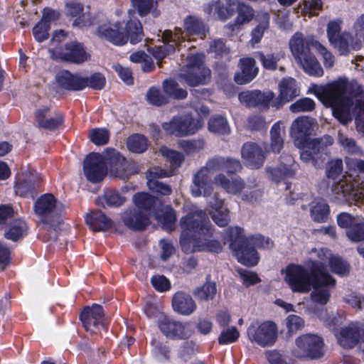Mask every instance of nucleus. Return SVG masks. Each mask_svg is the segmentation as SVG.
Segmentation results:
<instances>
[{
  "label": "nucleus",
  "mask_w": 364,
  "mask_h": 364,
  "mask_svg": "<svg viewBox=\"0 0 364 364\" xmlns=\"http://www.w3.org/2000/svg\"><path fill=\"white\" fill-rule=\"evenodd\" d=\"M180 245L185 253L208 252L218 254L223 246L213 237L215 228L202 214H188L180 220Z\"/></svg>",
  "instance_id": "f257e3e1"
},
{
  "label": "nucleus",
  "mask_w": 364,
  "mask_h": 364,
  "mask_svg": "<svg viewBox=\"0 0 364 364\" xmlns=\"http://www.w3.org/2000/svg\"><path fill=\"white\" fill-rule=\"evenodd\" d=\"M313 119L306 116L294 119L290 128V135L296 146L302 149L300 159L314 167L321 166L328 155V147L333 144V139L329 135L311 139L314 132Z\"/></svg>",
  "instance_id": "f03ea898"
},
{
  "label": "nucleus",
  "mask_w": 364,
  "mask_h": 364,
  "mask_svg": "<svg viewBox=\"0 0 364 364\" xmlns=\"http://www.w3.org/2000/svg\"><path fill=\"white\" fill-rule=\"evenodd\" d=\"M224 240L230 242V248L234 252L238 262L248 267H255L259 262V255L256 248L271 250L274 245L269 237L262 235L246 237L243 228L239 226L228 228L225 230Z\"/></svg>",
  "instance_id": "7ed1b4c3"
},
{
  "label": "nucleus",
  "mask_w": 364,
  "mask_h": 364,
  "mask_svg": "<svg viewBox=\"0 0 364 364\" xmlns=\"http://www.w3.org/2000/svg\"><path fill=\"white\" fill-rule=\"evenodd\" d=\"M307 268L301 264H290L287 267L285 281L293 292L309 293L311 289H316L326 279L324 275L326 264L318 260L310 259L307 262Z\"/></svg>",
  "instance_id": "20e7f679"
},
{
  "label": "nucleus",
  "mask_w": 364,
  "mask_h": 364,
  "mask_svg": "<svg viewBox=\"0 0 364 364\" xmlns=\"http://www.w3.org/2000/svg\"><path fill=\"white\" fill-rule=\"evenodd\" d=\"M320 42L314 36H304L301 32L295 33L289 42L295 60L301 65L306 73L315 77L323 75V68L314 54Z\"/></svg>",
  "instance_id": "39448f33"
},
{
  "label": "nucleus",
  "mask_w": 364,
  "mask_h": 364,
  "mask_svg": "<svg viewBox=\"0 0 364 364\" xmlns=\"http://www.w3.org/2000/svg\"><path fill=\"white\" fill-rule=\"evenodd\" d=\"M97 33L99 37L117 46H124L128 42L136 45L144 38L143 26L136 17H130L124 26L119 21L113 24L99 25Z\"/></svg>",
  "instance_id": "423d86ee"
},
{
  "label": "nucleus",
  "mask_w": 364,
  "mask_h": 364,
  "mask_svg": "<svg viewBox=\"0 0 364 364\" xmlns=\"http://www.w3.org/2000/svg\"><path fill=\"white\" fill-rule=\"evenodd\" d=\"M225 168V158L216 156L208 161L206 166L201 168L193 176L191 186V194L199 197L202 194L209 196L212 193L213 186L209 176L210 171H220Z\"/></svg>",
  "instance_id": "0eeeda50"
},
{
  "label": "nucleus",
  "mask_w": 364,
  "mask_h": 364,
  "mask_svg": "<svg viewBox=\"0 0 364 364\" xmlns=\"http://www.w3.org/2000/svg\"><path fill=\"white\" fill-rule=\"evenodd\" d=\"M200 117H194L192 113L173 116L169 122H164L161 127L166 134L184 137L196 134L203 126Z\"/></svg>",
  "instance_id": "6e6552de"
},
{
  "label": "nucleus",
  "mask_w": 364,
  "mask_h": 364,
  "mask_svg": "<svg viewBox=\"0 0 364 364\" xmlns=\"http://www.w3.org/2000/svg\"><path fill=\"white\" fill-rule=\"evenodd\" d=\"M187 70L183 77L191 87L205 85L211 76L210 70L205 64V55L203 53L191 54L187 56Z\"/></svg>",
  "instance_id": "1a4fd4ad"
},
{
  "label": "nucleus",
  "mask_w": 364,
  "mask_h": 364,
  "mask_svg": "<svg viewBox=\"0 0 364 364\" xmlns=\"http://www.w3.org/2000/svg\"><path fill=\"white\" fill-rule=\"evenodd\" d=\"M104 154L106 164L114 176L124 180L138 173L135 164L128 161L117 149L107 147Z\"/></svg>",
  "instance_id": "9d476101"
},
{
  "label": "nucleus",
  "mask_w": 364,
  "mask_h": 364,
  "mask_svg": "<svg viewBox=\"0 0 364 364\" xmlns=\"http://www.w3.org/2000/svg\"><path fill=\"white\" fill-rule=\"evenodd\" d=\"M157 326L164 336L171 340H186L193 334L189 322H182L164 314L158 318Z\"/></svg>",
  "instance_id": "9b49d317"
},
{
  "label": "nucleus",
  "mask_w": 364,
  "mask_h": 364,
  "mask_svg": "<svg viewBox=\"0 0 364 364\" xmlns=\"http://www.w3.org/2000/svg\"><path fill=\"white\" fill-rule=\"evenodd\" d=\"M248 338L262 347L271 346L277 338V326L271 321L258 324L252 323L247 329Z\"/></svg>",
  "instance_id": "f8f14e48"
},
{
  "label": "nucleus",
  "mask_w": 364,
  "mask_h": 364,
  "mask_svg": "<svg viewBox=\"0 0 364 364\" xmlns=\"http://www.w3.org/2000/svg\"><path fill=\"white\" fill-rule=\"evenodd\" d=\"M164 40L162 45L154 46L148 49V51L157 60L159 67H161L162 60L168 55L175 53L176 46L184 41L183 31L181 28L176 29L173 33L171 31H165L163 35Z\"/></svg>",
  "instance_id": "ddd939ff"
},
{
  "label": "nucleus",
  "mask_w": 364,
  "mask_h": 364,
  "mask_svg": "<svg viewBox=\"0 0 364 364\" xmlns=\"http://www.w3.org/2000/svg\"><path fill=\"white\" fill-rule=\"evenodd\" d=\"M355 97L359 92H355L354 85L349 84L346 78L339 79L321 87L318 95L326 102L348 100L346 95Z\"/></svg>",
  "instance_id": "4468645a"
},
{
  "label": "nucleus",
  "mask_w": 364,
  "mask_h": 364,
  "mask_svg": "<svg viewBox=\"0 0 364 364\" xmlns=\"http://www.w3.org/2000/svg\"><path fill=\"white\" fill-rule=\"evenodd\" d=\"M79 318L86 331L95 333L100 327L105 331L108 330L109 323L105 318L104 309L100 304L85 306L80 313Z\"/></svg>",
  "instance_id": "2eb2a0df"
},
{
  "label": "nucleus",
  "mask_w": 364,
  "mask_h": 364,
  "mask_svg": "<svg viewBox=\"0 0 364 364\" xmlns=\"http://www.w3.org/2000/svg\"><path fill=\"white\" fill-rule=\"evenodd\" d=\"M83 172L87 181L92 183L103 181L107 173L105 156L97 152L87 154L83 162Z\"/></svg>",
  "instance_id": "dca6fc26"
},
{
  "label": "nucleus",
  "mask_w": 364,
  "mask_h": 364,
  "mask_svg": "<svg viewBox=\"0 0 364 364\" xmlns=\"http://www.w3.org/2000/svg\"><path fill=\"white\" fill-rule=\"evenodd\" d=\"M296 345L301 351V354L294 353V355L297 358L318 359L323 355V341L321 337L316 335L300 336L296 340Z\"/></svg>",
  "instance_id": "f3484780"
},
{
  "label": "nucleus",
  "mask_w": 364,
  "mask_h": 364,
  "mask_svg": "<svg viewBox=\"0 0 364 364\" xmlns=\"http://www.w3.org/2000/svg\"><path fill=\"white\" fill-rule=\"evenodd\" d=\"M57 206V199L52 193H44L37 198L33 205L35 214L46 225L53 223V213Z\"/></svg>",
  "instance_id": "a211bd4d"
},
{
  "label": "nucleus",
  "mask_w": 364,
  "mask_h": 364,
  "mask_svg": "<svg viewBox=\"0 0 364 364\" xmlns=\"http://www.w3.org/2000/svg\"><path fill=\"white\" fill-rule=\"evenodd\" d=\"M274 96L275 95L272 91L262 92L259 90H253L240 92L239 94V100L242 103L245 104L247 107L268 109L270 102L272 103Z\"/></svg>",
  "instance_id": "6ab92c4d"
},
{
  "label": "nucleus",
  "mask_w": 364,
  "mask_h": 364,
  "mask_svg": "<svg viewBox=\"0 0 364 364\" xmlns=\"http://www.w3.org/2000/svg\"><path fill=\"white\" fill-rule=\"evenodd\" d=\"M172 176L171 171H168L160 167H154L147 173V186L154 193L162 196H169L172 193L171 186L160 181L159 179Z\"/></svg>",
  "instance_id": "aec40b11"
},
{
  "label": "nucleus",
  "mask_w": 364,
  "mask_h": 364,
  "mask_svg": "<svg viewBox=\"0 0 364 364\" xmlns=\"http://www.w3.org/2000/svg\"><path fill=\"white\" fill-rule=\"evenodd\" d=\"M60 58L63 61L79 65L89 60L90 55L82 43L75 41L65 44L63 50L60 53Z\"/></svg>",
  "instance_id": "412c9836"
},
{
  "label": "nucleus",
  "mask_w": 364,
  "mask_h": 364,
  "mask_svg": "<svg viewBox=\"0 0 364 364\" xmlns=\"http://www.w3.org/2000/svg\"><path fill=\"white\" fill-rule=\"evenodd\" d=\"M121 218L124 225L133 231H143L150 224L149 215L136 208L126 210Z\"/></svg>",
  "instance_id": "4be33fe9"
},
{
  "label": "nucleus",
  "mask_w": 364,
  "mask_h": 364,
  "mask_svg": "<svg viewBox=\"0 0 364 364\" xmlns=\"http://www.w3.org/2000/svg\"><path fill=\"white\" fill-rule=\"evenodd\" d=\"M279 94L278 97L274 100L273 99L272 103V106L277 109L293 100L299 95L296 81L292 77L283 78L279 84Z\"/></svg>",
  "instance_id": "5701e85b"
},
{
  "label": "nucleus",
  "mask_w": 364,
  "mask_h": 364,
  "mask_svg": "<svg viewBox=\"0 0 364 364\" xmlns=\"http://www.w3.org/2000/svg\"><path fill=\"white\" fill-rule=\"evenodd\" d=\"M241 155L247 166L255 169L262 167L266 159L265 152L262 147L252 141L246 142L242 145Z\"/></svg>",
  "instance_id": "b1692460"
},
{
  "label": "nucleus",
  "mask_w": 364,
  "mask_h": 364,
  "mask_svg": "<svg viewBox=\"0 0 364 364\" xmlns=\"http://www.w3.org/2000/svg\"><path fill=\"white\" fill-rule=\"evenodd\" d=\"M58 87L63 90L77 92L83 90L84 80L79 73H73L68 70H63L55 75Z\"/></svg>",
  "instance_id": "393cba45"
},
{
  "label": "nucleus",
  "mask_w": 364,
  "mask_h": 364,
  "mask_svg": "<svg viewBox=\"0 0 364 364\" xmlns=\"http://www.w3.org/2000/svg\"><path fill=\"white\" fill-rule=\"evenodd\" d=\"M171 305L173 310L182 316H189L197 309L192 296L183 291H178L173 295Z\"/></svg>",
  "instance_id": "a878e982"
},
{
  "label": "nucleus",
  "mask_w": 364,
  "mask_h": 364,
  "mask_svg": "<svg viewBox=\"0 0 364 364\" xmlns=\"http://www.w3.org/2000/svg\"><path fill=\"white\" fill-rule=\"evenodd\" d=\"M240 71L235 73L234 80L238 85H245L250 82L257 75L258 67L253 58L246 57L239 60Z\"/></svg>",
  "instance_id": "bb28decb"
},
{
  "label": "nucleus",
  "mask_w": 364,
  "mask_h": 364,
  "mask_svg": "<svg viewBox=\"0 0 364 364\" xmlns=\"http://www.w3.org/2000/svg\"><path fill=\"white\" fill-rule=\"evenodd\" d=\"M50 107L44 106L37 109L34 113L35 120L37 127L40 129L55 131L60 127L64 123V115L61 113L58 114L55 117L46 118Z\"/></svg>",
  "instance_id": "cd10ccee"
},
{
  "label": "nucleus",
  "mask_w": 364,
  "mask_h": 364,
  "mask_svg": "<svg viewBox=\"0 0 364 364\" xmlns=\"http://www.w3.org/2000/svg\"><path fill=\"white\" fill-rule=\"evenodd\" d=\"M85 223L94 232H104L112 226V220L102 210H94L87 213L85 216Z\"/></svg>",
  "instance_id": "c85d7f7f"
},
{
  "label": "nucleus",
  "mask_w": 364,
  "mask_h": 364,
  "mask_svg": "<svg viewBox=\"0 0 364 364\" xmlns=\"http://www.w3.org/2000/svg\"><path fill=\"white\" fill-rule=\"evenodd\" d=\"M360 328L353 324L342 328L336 335L339 345L349 349L355 347L359 343Z\"/></svg>",
  "instance_id": "c756f323"
},
{
  "label": "nucleus",
  "mask_w": 364,
  "mask_h": 364,
  "mask_svg": "<svg viewBox=\"0 0 364 364\" xmlns=\"http://www.w3.org/2000/svg\"><path fill=\"white\" fill-rule=\"evenodd\" d=\"M324 275H327L331 279H326V282L322 283L316 289H313L314 291L311 294V299L321 305L326 304L331 298V289L334 288L336 284V281L326 269Z\"/></svg>",
  "instance_id": "7c9ffc66"
},
{
  "label": "nucleus",
  "mask_w": 364,
  "mask_h": 364,
  "mask_svg": "<svg viewBox=\"0 0 364 364\" xmlns=\"http://www.w3.org/2000/svg\"><path fill=\"white\" fill-rule=\"evenodd\" d=\"M183 28L188 36H197L201 39L209 32L208 26L204 21L195 16H187L183 21Z\"/></svg>",
  "instance_id": "2f4dec72"
},
{
  "label": "nucleus",
  "mask_w": 364,
  "mask_h": 364,
  "mask_svg": "<svg viewBox=\"0 0 364 364\" xmlns=\"http://www.w3.org/2000/svg\"><path fill=\"white\" fill-rule=\"evenodd\" d=\"M285 160L287 164L281 162L277 167L272 168L270 170L273 180L277 182H279L286 178H292L295 175L298 164L295 163L293 157L290 155L286 156Z\"/></svg>",
  "instance_id": "473e14b6"
},
{
  "label": "nucleus",
  "mask_w": 364,
  "mask_h": 364,
  "mask_svg": "<svg viewBox=\"0 0 364 364\" xmlns=\"http://www.w3.org/2000/svg\"><path fill=\"white\" fill-rule=\"evenodd\" d=\"M215 182L227 193L231 194L240 193L245 186L244 181L240 176H236L232 180H230L223 173H220L215 177Z\"/></svg>",
  "instance_id": "72a5a7b5"
},
{
  "label": "nucleus",
  "mask_w": 364,
  "mask_h": 364,
  "mask_svg": "<svg viewBox=\"0 0 364 364\" xmlns=\"http://www.w3.org/2000/svg\"><path fill=\"white\" fill-rule=\"evenodd\" d=\"M14 188L16 194L22 198L34 199L39 192L38 186L31 178H19Z\"/></svg>",
  "instance_id": "f704fd0d"
},
{
  "label": "nucleus",
  "mask_w": 364,
  "mask_h": 364,
  "mask_svg": "<svg viewBox=\"0 0 364 364\" xmlns=\"http://www.w3.org/2000/svg\"><path fill=\"white\" fill-rule=\"evenodd\" d=\"M28 226L22 219H15L9 224L8 230L4 233V237L13 242H18L27 235Z\"/></svg>",
  "instance_id": "c9c22d12"
},
{
  "label": "nucleus",
  "mask_w": 364,
  "mask_h": 364,
  "mask_svg": "<svg viewBox=\"0 0 364 364\" xmlns=\"http://www.w3.org/2000/svg\"><path fill=\"white\" fill-rule=\"evenodd\" d=\"M213 10H214V13L219 20L225 21L235 14V2L229 1L227 5H224L220 1H218L210 4L205 11L210 14Z\"/></svg>",
  "instance_id": "e433bc0d"
},
{
  "label": "nucleus",
  "mask_w": 364,
  "mask_h": 364,
  "mask_svg": "<svg viewBox=\"0 0 364 364\" xmlns=\"http://www.w3.org/2000/svg\"><path fill=\"white\" fill-rule=\"evenodd\" d=\"M65 11L68 16L75 18L73 23L74 26L83 27L87 25L82 4L74 0L68 1L65 3Z\"/></svg>",
  "instance_id": "4c0bfd02"
},
{
  "label": "nucleus",
  "mask_w": 364,
  "mask_h": 364,
  "mask_svg": "<svg viewBox=\"0 0 364 364\" xmlns=\"http://www.w3.org/2000/svg\"><path fill=\"white\" fill-rule=\"evenodd\" d=\"M327 103L332 107L333 114L340 123L347 124L351 120L349 100Z\"/></svg>",
  "instance_id": "58836bf2"
},
{
  "label": "nucleus",
  "mask_w": 364,
  "mask_h": 364,
  "mask_svg": "<svg viewBox=\"0 0 364 364\" xmlns=\"http://www.w3.org/2000/svg\"><path fill=\"white\" fill-rule=\"evenodd\" d=\"M162 88L168 98L184 100L188 96L187 90L180 87L178 83L172 78L164 80L162 83Z\"/></svg>",
  "instance_id": "ea45409f"
},
{
  "label": "nucleus",
  "mask_w": 364,
  "mask_h": 364,
  "mask_svg": "<svg viewBox=\"0 0 364 364\" xmlns=\"http://www.w3.org/2000/svg\"><path fill=\"white\" fill-rule=\"evenodd\" d=\"M284 53L282 51L264 54L262 51L255 53V56L259 59L262 67L266 70H276L278 67V62L284 58Z\"/></svg>",
  "instance_id": "a19ab883"
},
{
  "label": "nucleus",
  "mask_w": 364,
  "mask_h": 364,
  "mask_svg": "<svg viewBox=\"0 0 364 364\" xmlns=\"http://www.w3.org/2000/svg\"><path fill=\"white\" fill-rule=\"evenodd\" d=\"M225 40L223 38H216L211 41L209 43V48L207 50L208 53L213 54V57L215 59L220 60L225 58L228 61L230 60V50L225 44Z\"/></svg>",
  "instance_id": "79ce46f5"
},
{
  "label": "nucleus",
  "mask_w": 364,
  "mask_h": 364,
  "mask_svg": "<svg viewBox=\"0 0 364 364\" xmlns=\"http://www.w3.org/2000/svg\"><path fill=\"white\" fill-rule=\"evenodd\" d=\"M147 138L141 134H134L128 137L127 147L129 151L134 154L145 152L149 146Z\"/></svg>",
  "instance_id": "37998d69"
},
{
  "label": "nucleus",
  "mask_w": 364,
  "mask_h": 364,
  "mask_svg": "<svg viewBox=\"0 0 364 364\" xmlns=\"http://www.w3.org/2000/svg\"><path fill=\"white\" fill-rule=\"evenodd\" d=\"M210 276L206 277V282L200 287L196 288L193 294L200 301L212 300L217 293V287L215 282L209 280Z\"/></svg>",
  "instance_id": "c03bdc74"
},
{
  "label": "nucleus",
  "mask_w": 364,
  "mask_h": 364,
  "mask_svg": "<svg viewBox=\"0 0 364 364\" xmlns=\"http://www.w3.org/2000/svg\"><path fill=\"white\" fill-rule=\"evenodd\" d=\"M333 191L336 194L341 195L345 198L355 197L358 192L355 183L348 180L344 176L343 178L336 183L333 187Z\"/></svg>",
  "instance_id": "a18cd8bd"
},
{
  "label": "nucleus",
  "mask_w": 364,
  "mask_h": 364,
  "mask_svg": "<svg viewBox=\"0 0 364 364\" xmlns=\"http://www.w3.org/2000/svg\"><path fill=\"white\" fill-rule=\"evenodd\" d=\"M133 202L136 208L142 211H151L156 205V199L148 193L138 192L134 195Z\"/></svg>",
  "instance_id": "49530a36"
},
{
  "label": "nucleus",
  "mask_w": 364,
  "mask_h": 364,
  "mask_svg": "<svg viewBox=\"0 0 364 364\" xmlns=\"http://www.w3.org/2000/svg\"><path fill=\"white\" fill-rule=\"evenodd\" d=\"M329 205L324 201H318L310 208V216L316 223H325L330 214Z\"/></svg>",
  "instance_id": "de8ad7c7"
},
{
  "label": "nucleus",
  "mask_w": 364,
  "mask_h": 364,
  "mask_svg": "<svg viewBox=\"0 0 364 364\" xmlns=\"http://www.w3.org/2000/svg\"><path fill=\"white\" fill-rule=\"evenodd\" d=\"M208 125L209 131L215 134H228L230 131L227 119L221 115L210 117Z\"/></svg>",
  "instance_id": "09e8293b"
},
{
  "label": "nucleus",
  "mask_w": 364,
  "mask_h": 364,
  "mask_svg": "<svg viewBox=\"0 0 364 364\" xmlns=\"http://www.w3.org/2000/svg\"><path fill=\"white\" fill-rule=\"evenodd\" d=\"M164 0H132V6L141 17L154 12L159 2Z\"/></svg>",
  "instance_id": "8fccbe9b"
},
{
  "label": "nucleus",
  "mask_w": 364,
  "mask_h": 364,
  "mask_svg": "<svg viewBox=\"0 0 364 364\" xmlns=\"http://www.w3.org/2000/svg\"><path fill=\"white\" fill-rule=\"evenodd\" d=\"M343 171V164L341 159H331L326 166V176L335 183L341 180Z\"/></svg>",
  "instance_id": "3c124183"
},
{
  "label": "nucleus",
  "mask_w": 364,
  "mask_h": 364,
  "mask_svg": "<svg viewBox=\"0 0 364 364\" xmlns=\"http://www.w3.org/2000/svg\"><path fill=\"white\" fill-rule=\"evenodd\" d=\"M281 132L279 123H274L270 129V149L274 154H279L284 147V139Z\"/></svg>",
  "instance_id": "603ef678"
},
{
  "label": "nucleus",
  "mask_w": 364,
  "mask_h": 364,
  "mask_svg": "<svg viewBox=\"0 0 364 364\" xmlns=\"http://www.w3.org/2000/svg\"><path fill=\"white\" fill-rule=\"evenodd\" d=\"M82 79L85 81L83 90L87 87L95 90H101L106 85L105 75L99 72L94 73L88 77L82 76Z\"/></svg>",
  "instance_id": "864d4df0"
},
{
  "label": "nucleus",
  "mask_w": 364,
  "mask_h": 364,
  "mask_svg": "<svg viewBox=\"0 0 364 364\" xmlns=\"http://www.w3.org/2000/svg\"><path fill=\"white\" fill-rule=\"evenodd\" d=\"M106 205L111 208H119L126 202V197L114 189H108L103 194Z\"/></svg>",
  "instance_id": "5fc2aeb1"
},
{
  "label": "nucleus",
  "mask_w": 364,
  "mask_h": 364,
  "mask_svg": "<svg viewBox=\"0 0 364 364\" xmlns=\"http://www.w3.org/2000/svg\"><path fill=\"white\" fill-rule=\"evenodd\" d=\"M316 103L314 100L309 97H302L292 103L289 109L293 113L308 112L315 109Z\"/></svg>",
  "instance_id": "6e6d98bb"
},
{
  "label": "nucleus",
  "mask_w": 364,
  "mask_h": 364,
  "mask_svg": "<svg viewBox=\"0 0 364 364\" xmlns=\"http://www.w3.org/2000/svg\"><path fill=\"white\" fill-rule=\"evenodd\" d=\"M146 100L149 104L161 107L168 103L169 99L166 95H163L161 90L153 86L151 87L146 93Z\"/></svg>",
  "instance_id": "4d7b16f0"
},
{
  "label": "nucleus",
  "mask_w": 364,
  "mask_h": 364,
  "mask_svg": "<svg viewBox=\"0 0 364 364\" xmlns=\"http://www.w3.org/2000/svg\"><path fill=\"white\" fill-rule=\"evenodd\" d=\"M331 272L339 276H346L350 272L349 264L339 257H331L328 260Z\"/></svg>",
  "instance_id": "13d9d810"
},
{
  "label": "nucleus",
  "mask_w": 364,
  "mask_h": 364,
  "mask_svg": "<svg viewBox=\"0 0 364 364\" xmlns=\"http://www.w3.org/2000/svg\"><path fill=\"white\" fill-rule=\"evenodd\" d=\"M109 132L106 128H94L89 134L90 140L97 146L106 145L109 141Z\"/></svg>",
  "instance_id": "bf43d9fd"
},
{
  "label": "nucleus",
  "mask_w": 364,
  "mask_h": 364,
  "mask_svg": "<svg viewBox=\"0 0 364 364\" xmlns=\"http://www.w3.org/2000/svg\"><path fill=\"white\" fill-rule=\"evenodd\" d=\"M157 219L164 229L171 231L174 229L176 222V214L175 210L169 206L166 211L157 216Z\"/></svg>",
  "instance_id": "052dcab7"
},
{
  "label": "nucleus",
  "mask_w": 364,
  "mask_h": 364,
  "mask_svg": "<svg viewBox=\"0 0 364 364\" xmlns=\"http://www.w3.org/2000/svg\"><path fill=\"white\" fill-rule=\"evenodd\" d=\"M235 10H237V16L235 18L237 21L240 22L242 25L248 23L254 18L255 11L249 5L244 3H238L235 4Z\"/></svg>",
  "instance_id": "680f3d73"
},
{
  "label": "nucleus",
  "mask_w": 364,
  "mask_h": 364,
  "mask_svg": "<svg viewBox=\"0 0 364 364\" xmlns=\"http://www.w3.org/2000/svg\"><path fill=\"white\" fill-rule=\"evenodd\" d=\"M352 38L349 33L343 32L341 36L336 38L330 43L339 50L341 55H348L350 51L349 42Z\"/></svg>",
  "instance_id": "e2e57ef3"
},
{
  "label": "nucleus",
  "mask_w": 364,
  "mask_h": 364,
  "mask_svg": "<svg viewBox=\"0 0 364 364\" xmlns=\"http://www.w3.org/2000/svg\"><path fill=\"white\" fill-rule=\"evenodd\" d=\"M178 146L188 155L194 154L203 149L205 141L203 139L181 140Z\"/></svg>",
  "instance_id": "0e129e2a"
},
{
  "label": "nucleus",
  "mask_w": 364,
  "mask_h": 364,
  "mask_svg": "<svg viewBox=\"0 0 364 364\" xmlns=\"http://www.w3.org/2000/svg\"><path fill=\"white\" fill-rule=\"evenodd\" d=\"M240 337V332L236 326H232L223 330L218 336L220 345H228L236 342Z\"/></svg>",
  "instance_id": "69168bd1"
},
{
  "label": "nucleus",
  "mask_w": 364,
  "mask_h": 364,
  "mask_svg": "<svg viewBox=\"0 0 364 364\" xmlns=\"http://www.w3.org/2000/svg\"><path fill=\"white\" fill-rule=\"evenodd\" d=\"M50 25L42 21H38L33 28L32 33L34 38L39 43L43 42L49 38Z\"/></svg>",
  "instance_id": "338daca9"
},
{
  "label": "nucleus",
  "mask_w": 364,
  "mask_h": 364,
  "mask_svg": "<svg viewBox=\"0 0 364 364\" xmlns=\"http://www.w3.org/2000/svg\"><path fill=\"white\" fill-rule=\"evenodd\" d=\"M348 238L355 242L364 240V223L357 222L349 230L346 232Z\"/></svg>",
  "instance_id": "774afa93"
}]
</instances>
